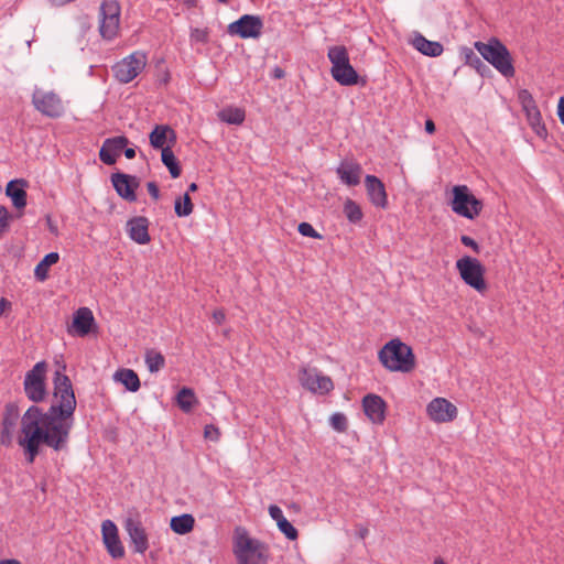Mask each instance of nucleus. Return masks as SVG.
<instances>
[{"label":"nucleus","instance_id":"f257e3e1","mask_svg":"<svg viewBox=\"0 0 564 564\" xmlns=\"http://www.w3.org/2000/svg\"><path fill=\"white\" fill-rule=\"evenodd\" d=\"M65 368L62 365L55 371L53 400L48 410L43 412L37 405H31L21 419V436L18 443L29 464L40 454L41 445L56 452L67 448L74 425L76 398L70 379L62 372Z\"/></svg>","mask_w":564,"mask_h":564},{"label":"nucleus","instance_id":"f03ea898","mask_svg":"<svg viewBox=\"0 0 564 564\" xmlns=\"http://www.w3.org/2000/svg\"><path fill=\"white\" fill-rule=\"evenodd\" d=\"M232 552L237 564H268L270 556L268 545L250 538L242 527L235 529Z\"/></svg>","mask_w":564,"mask_h":564},{"label":"nucleus","instance_id":"7ed1b4c3","mask_svg":"<svg viewBox=\"0 0 564 564\" xmlns=\"http://www.w3.org/2000/svg\"><path fill=\"white\" fill-rule=\"evenodd\" d=\"M379 360L390 371L410 372L415 367L412 349L399 339H392L381 348Z\"/></svg>","mask_w":564,"mask_h":564},{"label":"nucleus","instance_id":"20e7f679","mask_svg":"<svg viewBox=\"0 0 564 564\" xmlns=\"http://www.w3.org/2000/svg\"><path fill=\"white\" fill-rule=\"evenodd\" d=\"M476 50L486 59L490 63L502 76L510 78L514 76V67L512 64V57L510 52L497 39H491L488 43L476 42Z\"/></svg>","mask_w":564,"mask_h":564},{"label":"nucleus","instance_id":"39448f33","mask_svg":"<svg viewBox=\"0 0 564 564\" xmlns=\"http://www.w3.org/2000/svg\"><path fill=\"white\" fill-rule=\"evenodd\" d=\"M327 57L332 63L330 75L341 86L359 84V75L349 61L348 51L344 45L330 46Z\"/></svg>","mask_w":564,"mask_h":564},{"label":"nucleus","instance_id":"423d86ee","mask_svg":"<svg viewBox=\"0 0 564 564\" xmlns=\"http://www.w3.org/2000/svg\"><path fill=\"white\" fill-rule=\"evenodd\" d=\"M452 209L459 216L467 219L476 218L481 209L482 202L478 199L466 185L453 187Z\"/></svg>","mask_w":564,"mask_h":564},{"label":"nucleus","instance_id":"0eeeda50","mask_svg":"<svg viewBox=\"0 0 564 564\" xmlns=\"http://www.w3.org/2000/svg\"><path fill=\"white\" fill-rule=\"evenodd\" d=\"M120 3L117 0H105L99 9V32L104 40L117 36L120 26Z\"/></svg>","mask_w":564,"mask_h":564},{"label":"nucleus","instance_id":"6e6552de","mask_svg":"<svg viewBox=\"0 0 564 564\" xmlns=\"http://www.w3.org/2000/svg\"><path fill=\"white\" fill-rule=\"evenodd\" d=\"M456 269L467 285L478 292L486 290L485 268L478 259L465 256L456 261Z\"/></svg>","mask_w":564,"mask_h":564},{"label":"nucleus","instance_id":"1a4fd4ad","mask_svg":"<svg viewBox=\"0 0 564 564\" xmlns=\"http://www.w3.org/2000/svg\"><path fill=\"white\" fill-rule=\"evenodd\" d=\"M45 371L46 362L40 361L35 364V366L25 375V394L31 401L35 403L43 401L46 397Z\"/></svg>","mask_w":564,"mask_h":564},{"label":"nucleus","instance_id":"9d476101","mask_svg":"<svg viewBox=\"0 0 564 564\" xmlns=\"http://www.w3.org/2000/svg\"><path fill=\"white\" fill-rule=\"evenodd\" d=\"M145 63V55L133 53L112 66L113 76L118 82L128 84L141 73Z\"/></svg>","mask_w":564,"mask_h":564},{"label":"nucleus","instance_id":"9b49d317","mask_svg":"<svg viewBox=\"0 0 564 564\" xmlns=\"http://www.w3.org/2000/svg\"><path fill=\"white\" fill-rule=\"evenodd\" d=\"M34 108L43 116L58 118L64 113L62 99L53 91L36 88L32 95Z\"/></svg>","mask_w":564,"mask_h":564},{"label":"nucleus","instance_id":"f8f14e48","mask_svg":"<svg viewBox=\"0 0 564 564\" xmlns=\"http://www.w3.org/2000/svg\"><path fill=\"white\" fill-rule=\"evenodd\" d=\"M262 29L263 21L260 17L243 14L227 26V33L238 35L241 39H257L261 35Z\"/></svg>","mask_w":564,"mask_h":564},{"label":"nucleus","instance_id":"ddd939ff","mask_svg":"<svg viewBox=\"0 0 564 564\" xmlns=\"http://www.w3.org/2000/svg\"><path fill=\"white\" fill-rule=\"evenodd\" d=\"M299 379L304 388L314 393L325 394L334 388L332 379L324 376L316 368H303Z\"/></svg>","mask_w":564,"mask_h":564},{"label":"nucleus","instance_id":"4468645a","mask_svg":"<svg viewBox=\"0 0 564 564\" xmlns=\"http://www.w3.org/2000/svg\"><path fill=\"white\" fill-rule=\"evenodd\" d=\"M124 529L135 553L143 554L149 549L148 534L138 517H128L124 521Z\"/></svg>","mask_w":564,"mask_h":564},{"label":"nucleus","instance_id":"2eb2a0df","mask_svg":"<svg viewBox=\"0 0 564 564\" xmlns=\"http://www.w3.org/2000/svg\"><path fill=\"white\" fill-rule=\"evenodd\" d=\"M102 541L107 552L112 558L124 556V547L120 541L118 528L111 520H105L101 523Z\"/></svg>","mask_w":564,"mask_h":564},{"label":"nucleus","instance_id":"dca6fc26","mask_svg":"<svg viewBox=\"0 0 564 564\" xmlns=\"http://www.w3.org/2000/svg\"><path fill=\"white\" fill-rule=\"evenodd\" d=\"M111 182L121 198L130 203L137 200L135 189L140 185L137 176L117 172L111 175Z\"/></svg>","mask_w":564,"mask_h":564},{"label":"nucleus","instance_id":"f3484780","mask_svg":"<svg viewBox=\"0 0 564 564\" xmlns=\"http://www.w3.org/2000/svg\"><path fill=\"white\" fill-rule=\"evenodd\" d=\"M426 411L434 422H451L457 416V408L444 398L433 399L427 404Z\"/></svg>","mask_w":564,"mask_h":564},{"label":"nucleus","instance_id":"a211bd4d","mask_svg":"<svg viewBox=\"0 0 564 564\" xmlns=\"http://www.w3.org/2000/svg\"><path fill=\"white\" fill-rule=\"evenodd\" d=\"M129 144V139L124 135L108 138L104 141L99 150V159L107 165H113L121 151Z\"/></svg>","mask_w":564,"mask_h":564},{"label":"nucleus","instance_id":"6ab92c4d","mask_svg":"<svg viewBox=\"0 0 564 564\" xmlns=\"http://www.w3.org/2000/svg\"><path fill=\"white\" fill-rule=\"evenodd\" d=\"M95 324V317L90 308L80 307L74 313L73 323L67 332L70 335L85 337L91 332Z\"/></svg>","mask_w":564,"mask_h":564},{"label":"nucleus","instance_id":"aec40b11","mask_svg":"<svg viewBox=\"0 0 564 564\" xmlns=\"http://www.w3.org/2000/svg\"><path fill=\"white\" fill-rule=\"evenodd\" d=\"M362 408L367 417L375 424H382L386 419V402L377 394H367L362 399Z\"/></svg>","mask_w":564,"mask_h":564},{"label":"nucleus","instance_id":"412c9836","mask_svg":"<svg viewBox=\"0 0 564 564\" xmlns=\"http://www.w3.org/2000/svg\"><path fill=\"white\" fill-rule=\"evenodd\" d=\"M149 141L152 148L160 149L162 152L165 147L175 145L176 133L167 124H156L149 134Z\"/></svg>","mask_w":564,"mask_h":564},{"label":"nucleus","instance_id":"4be33fe9","mask_svg":"<svg viewBox=\"0 0 564 564\" xmlns=\"http://www.w3.org/2000/svg\"><path fill=\"white\" fill-rule=\"evenodd\" d=\"M149 219L143 216H137L127 221V232L131 240L139 245L149 243Z\"/></svg>","mask_w":564,"mask_h":564},{"label":"nucleus","instance_id":"5701e85b","mask_svg":"<svg viewBox=\"0 0 564 564\" xmlns=\"http://www.w3.org/2000/svg\"><path fill=\"white\" fill-rule=\"evenodd\" d=\"M365 186L370 202L377 207L386 208L388 199L384 184L377 176L367 175Z\"/></svg>","mask_w":564,"mask_h":564},{"label":"nucleus","instance_id":"b1692460","mask_svg":"<svg viewBox=\"0 0 564 564\" xmlns=\"http://www.w3.org/2000/svg\"><path fill=\"white\" fill-rule=\"evenodd\" d=\"M340 181L348 186H356L360 183L362 169L355 161H343L336 170Z\"/></svg>","mask_w":564,"mask_h":564},{"label":"nucleus","instance_id":"393cba45","mask_svg":"<svg viewBox=\"0 0 564 564\" xmlns=\"http://www.w3.org/2000/svg\"><path fill=\"white\" fill-rule=\"evenodd\" d=\"M26 185V181L21 178L10 181L6 187V194L11 198L13 206L18 209L26 205V192L24 189Z\"/></svg>","mask_w":564,"mask_h":564},{"label":"nucleus","instance_id":"a878e982","mask_svg":"<svg viewBox=\"0 0 564 564\" xmlns=\"http://www.w3.org/2000/svg\"><path fill=\"white\" fill-rule=\"evenodd\" d=\"M412 44L419 52L426 56L436 57L443 53V45L440 42L430 41L420 33L415 34Z\"/></svg>","mask_w":564,"mask_h":564},{"label":"nucleus","instance_id":"bb28decb","mask_svg":"<svg viewBox=\"0 0 564 564\" xmlns=\"http://www.w3.org/2000/svg\"><path fill=\"white\" fill-rule=\"evenodd\" d=\"M113 379L122 383L127 390L137 392L140 389V379L132 369H119L115 372Z\"/></svg>","mask_w":564,"mask_h":564},{"label":"nucleus","instance_id":"cd10ccee","mask_svg":"<svg viewBox=\"0 0 564 564\" xmlns=\"http://www.w3.org/2000/svg\"><path fill=\"white\" fill-rule=\"evenodd\" d=\"M195 524V519L192 514L184 513L175 516L171 519L170 527L177 534L189 533Z\"/></svg>","mask_w":564,"mask_h":564},{"label":"nucleus","instance_id":"c85d7f7f","mask_svg":"<svg viewBox=\"0 0 564 564\" xmlns=\"http://www.w3.org/2000/svg\"><path fill=\"white\" fill-rule=\"evenodd\" d=\"M59 254L57 252L47 253L35 267L34 275L37 281H45L48 278L50 267L57 263Z\"/></svg>","mask_w":564,"mask_h":564},{"label":"nucleus","instance_id":"c756f323","mask_svg":"<svg viewBox=\"0 0 564 564\" xmlns=\"http://www.w3.org/2000/svg\"><path fill=\"white\" fill-rule=\"evenodd\" d=\"M462 55L465 59V64L475 68L481 76H486L491 70L490 68L482 62V59L469 47H464L462 50Z\"/></svg>","mask_w":564,"mask_h":564},{"label":"nucleus","instance_id":"7c9ffc66","mask_svg":"<svg viewBox=\"0 0 564 564\" xmlns=\"http://www.w3.org/2000/svg\"><path fill=\"white\" fill-rule=\"evenodd\" d=\"M524 110L527 112L528 121L532 129L534 130V132L541 138L546 137V129L544 124H542L541 122V113L536 106L532 105V107L530 108L528 105L524 104Z\"/></svg>","mask_w":564,"mask_h":564},{"label":"nucleus","instance_id":"2f4dec72","mask_svg":"<svg viewBox=\"0 0 564 564\" xmlns=\"http://www.w3.org/2000/svg\"><path fill=\"white\" fill-rule=\"evenodd\" d=\"M161 160L162 163L167 167L173 178H176L181 175V166L171 147H165V149H163V151L161 152Z\"/></svg>","mask_w":564,"mask_h":564},{"label":"nucleus","instance_id":"473e14b6","mask_svg":"<svg viewBox=\"0 0 564 564\" xmlns=\"http://www.w3.org/2000/svg\"><path fill=\"white\" fill-rule=\"evenodd\" d=\"M176 402L182 411L188 413L197 400L191 388L183 387L176 394Z\"/></svg>","mask_w":564,"mask_h":564},{"label":"nucleus","instance_id":"72a5a7b5","mask_svg":"<svg viewBox=\"0 0 564 564\" xmlns=\"http://www.w3.org/2000/svg\"><path fill=\"white\" fill-rule=\"evenodd\" d=\"M20 417L19 406L15 403H8L4 408L1 427L13 429L17 425V422Z\"/></svg>","mask_w":564,"mask_h":564},{"label":"nucleus","instance_id":"f704fd0d","mask_svg":"<svg viewBox=\"0 0 564 564\" xmlns=\"http://www.w3.org/2000/svg\"><path fill=\"white\" fill-rule=\"evenodd\" d=\"M145 364L150 372H158L165 365L164 356L154 349H149L145 352Z\"/></svg>","mask_w":564,"mask_h":564},{"label":"nucleus","instance_id":"c9c22d12","mask_svg":"<svg viewBox=\"0 0 564 564\" xmlns=\"http://www.w3.org/2000/svg\"><path fill=\"white\" fill-rule=\"evenodd\" d=\"M219 118L230 124H240L245 120V111L240 108H226L219 112Z\"/></svg>","mask_w":564,"mask_h":564},{"label":"nucleus","instance_id":"e433bc0d","mask_svg":"<svg viewBox=\"0 0 564 564\" xmlns=\"http://www.w3.org/2000/svg\"><path fill=\"white\" fill-rule=\"evenodd\" d=\"M193 208L194 205L192 203L188 192L185 193L183 197L176 198L174 204V210L178 217L189 216L193 212Z\"/></svg>","mask_w":564,"mask_h":564},{"label":"nucleus","instance_id":"4c0bfd02","mask_svg":"<svg viewBox=\"0 0 564 564\" xmlns=\"http://www.w3.org/2000/svg\"><path fill=\"white\" fill-rule=\"evenodd\" d=\"M344 214L350 223H358L362 218L360 206L352 199H347L344 204Z\"/></svg>","mask_w":564,"mask_h":564},{"label":"nucleus","instance_id":"58836bf2","mask_svg":"<svg viewBox=\"0 0 564 564\" xmlns=\"http://www.w3.org/2000/svg\"><path fill=\"white\" fill-rule=\"evenodd\" d=\"M278 528L291 541L296 540L299 536L297 530L286 518L280 519Z\"/></svg>","mask_w":564,"mask_h":564},{"label":"nucleus","instance_id":"ea45409f","mask_svg":"<svg viewBox=\"0 0 564 564\" xmlns=\"http://www.w3.org/2000/svg\"><path fill=\"white\" fill-rule=\"evenodd\" d=\"M330 425L337 432H345L348 429L346 415L343 413H334L330 416Z\"/></svg>","mask_w":564,"mask_h":564},{"label":"nucleus","instance_id":"a19ab883","mask_svg":"<svg viewBox=\"0 0 564 564\" xmlns=\"http://www.w3.org/2000/svg\"><path fill=\"white\" fill-rule=\"evenodd\" d=\"M297 230L302 236L322 239V236L308 223H301L297 227Z\"/></svg>","mask_w":564,"mask_h":564},{"label":"nucleus","instance_id":"79ce46f5","mask_svg":"<svg viewBox=\"0 0 564 564\" xmlns=\"http://www.w3.org/2000/svg\"><path fill=\"white\" fill-rule=\"evenodd\" d=\"M191 40L197 43H206L208 41V32L203 29H193L191 31Z\"/></svg>","mask_w":564,"mask_h":564},{"label":"nucleus","instance_id":"37998d69","mask_svg":"<svg viewBox=\"0 0 564 564\" xmlns=\"http://www.w3.org/2000/svg\"><path fill=\"white\" fill-rule=\"evenodd\" d=\"M220 432L218 427L213 424L206 425L204 429V436L206 440L216 442L219 440Z\"/></svg>","mask_w":564,"mask_h":564},{"label":"nucleus","instance_id":"c03bdc74","mask_svg":"<svg viewBox=\"0 0 564 564\" xmlns=\"http://www.w3.org/2000/svg\"><path fill=\"white\" fill-rule=\"evenodd\" d=\"M13 429L1 427L0 443L4 446H10L12 443Z\"/></svg>","mask_w":564,"mask_h":564},{"label":"nucleus","instance_id":"a18cd8bd","mask_svg":"<svg viewBox=\"0 0 564 564\" xmlns=\"http://www.w3.org/2000/svg\"><path fill=\"white\" fill-rule=\"evenodd\" d=\"M269 514L276 522V525L279 524L280 519H285L281 508L278 507L276 505H271L269 507Z\"/></svg>","mask_w":564,"mask_h":564},{"label":"nucleus","instance_id":"49530a36","mask_svg":"<svg viewBox=\"0 0 564 564\" xmlns=\"http://www.w3.org/2000/svg\"><path fill=\"white\" fill-rule=\"evenodd\" d=\"M9 213L4 206H0V235L8 228Z\"/></svg>","mask_w":564,"mask_h":564},{"label":"nucleus","instance_id":"de8ad7c7","mask_svg":"<svg viewBox=\"0 0 564 564\" xmlns=\"http://www.w3.org/2000/svg\"><path fill=\"white\" fill-rule=\"evenodd\" d=\"M460 241L464 246L471 248L475 252H479V245L469 236H462Z\"/></svg>","mask_w":564,"mask_h":564},{"label":"nucleus","instance_id":"09e8293b","mask_svg":"<svg viewBox=\"0 0 564 564\" xmlns=\"http://www.w3.org/2000/svg\"><path fill=\"white\" fill-rule=\"evenodd\" d=\"M147 188H148V192L150 194V196L154 199V200H158L160 198V189H159V186L155 182H149L147 184Z\"/></svg>","mask_w":564,"mask_h":564},{"label":"nucleus","instance_id":"8fccbe9b","mask_svg":"<svg viewBox=\"0 0 564 564\" xmlns=\"http://www.w3.org/2000/svg\"><path fill=\"white\" fill-rule=\"evenodd\" d=\"M520 98L522 100V104L528 105L530 108L532 107V105H534V100L532 99V96L527 90H522L520 93Z\"/></svg>","mask_w":564,"mask_h":564},{"label":"nucleus","instance_id":"3c124183","mask_svg":"<svg viewBox=\"0 0 564 564\" xmlns=\"http://www.w3.org/2000/svg\"><path fill=\"white\" fill-rule=\"evenodd\" d=\"M557 115L562 124H564V97H561L558 100Z\"/></svg>","mask_w":564,"mask_h":564},{"label":"nucleus","instance_id":"603ef678","mask_svg":"<svg viewBox=\"0 0 564 564\" xmlns=\"http://www.w3.org/2000/svg\"><path fill=\"white\" fill-rule=\"evenodd\" d=\"M10 307H11V303L7 299L1 297L0 299V316Z\"/></svg>","mask_w":564,"mask_h":564},{"label":"nucleus","instance_id":"864d4df0","mask_svg":"<svg viewBox=\"0 0 564 564\" xmlns=\"http://www.w3.org/2000/svg\"><path fill=\"white\" fill-rule=\"evenodd\" d=\"M213 317L217 324H221L225 321V313L220 310L215 311Z\"/></svg>","mask_w":564,"mask_h":564},{"label":"nucleus","instance_id":"5fc2aeb1","mask_svg":"<svg viewBox=\"0 0 564 564\" xmlns=\"http://www.w3.org/2000/svg\"><path fill=\"white\" fill-rule=\"evenodd\" d=\"M124 156L129 160L135 158V149L126 147L123 150Z\"/></svg>","mask_w":564,"mask_h":564},{"label":"nucleus","instance_id":"6e6d98bb","mask_svg":"<svg viewBox=\"0 0 564 564\" xmlns=\"http://www.w3.org/2000/svg\"><path fill=\"white\" fill-rule=\"evenodd\" d=\"M425 131L430 134L435 131V123L433 122V120L427 119L425 121Z\"/></svg>","mask_w":564,"mask_h":564},{"label":"nucleus","instance_id":"4d7b16f0","mask_svg":"<svg viewBox=\"0 0 564 564\" xmlns=\"http://www.w3.org/2000/svg\"><path fill=\"white\" fill-rule=\"evenodd\" d=\"M283 76H284V72L281 68H275L274 77L275 78H282Z\"/></svg>","mask_w":564,"mask_h":564},{"label":"nucleus","instance_id":"13d9d810","mask_svg":"<svg viewBox=\"0 0 564 564\" xmlns=\"http://www.w3.org/2000/svg\"><path fill=\"white\" fill-rule=\"evenodd\" d=\"M0 564H21L18 560H2Z\"/></svg>","mask_w":564,"mask_h":564},{"label":"nucleus","instance_id":"bf43d9fd","mask_svg":"<svg viewBox=\"0 0 564 564\" xmlns=\"http://www.w3.org/2000/svg\"><path fill=\"white\" fill-rule=\"evenodd\" d=\"M367 534H368V529L362 528V529L359 530V536L361 539H365Z\"/></svg>","mask_w":564,"mask_h":564},{"label":"nucleus","instance_id":"052dcab7","mask_svg":"<svg viewBox=\"0 0 564 564\" xmlns=\"http://www.w3.org/2000/svg\"><path fill=\"white\" fill-rule=\"evenodd\" d=\"M197 188H198L197 184L196 183H192L188 186V192H196Z\"/></svg>","mask_w":564,"mask_h":564},{"label":"nucleus","instance_id":"680f3d73","mask_svg":"<svg viewBox=\"0 0 564 564\" xmlns=\"http://www.w3.org/2000/svg\"><path fill=\"white\" fill-rule=\"evenodd\" d=\"M218 3H227L228 0H216Z\"/></svg>","mask_w":564,"mask_h":564}]
</instances>
